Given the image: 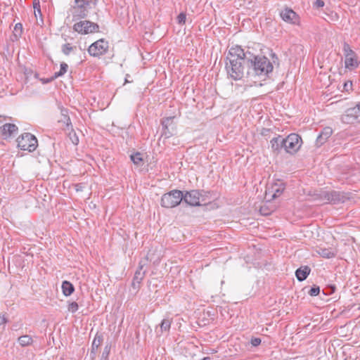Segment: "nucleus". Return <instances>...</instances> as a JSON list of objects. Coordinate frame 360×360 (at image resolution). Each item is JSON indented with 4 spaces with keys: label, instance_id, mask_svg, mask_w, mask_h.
Instances as JSON below:
<instances>
[{
    "label": "nucleus",
    "instance_id": "1",
    "mask_svg": "<svg viewBox=\"0 0 360 360\" xmlns=\"http://www.w3.org/2000/svg\"><path fill=\"white\" fill-rule=\"evenodd\" d=\"M247 51L240 46L231 47L226 56V69L228 75L234 80L240 79L244 75V66L246 65Z\"/></svg>",
    "mask_w": 360,
    "mask_h": 360
},
{
    "label": "nucleus",
    "instance_id": "2",
    "mask_svg": "<svg viewBox=\"0 0 360 360\" xmlns=\"http://www.w3.org/2000/svg\"><path fill=\"white\" fill-rule=\"evenodd\" d=\"M247 74L252 76L263 77L264 79L272 72L274 66L269 59L264 56L255 55L247 51Z\"/></svg>",
    "mask_w": 360,
    "mask_h": 360
},
{
    "label": "nucleus",
    "instance_id": "3",
    "mask_svg": "<svg viewBox=\"0 0 360 360\" xmlns=\"http://www.w3.org/2000/svg\"><path fill=\"white\" fill-rule=\"evenodd\" d=\"M97 2L98 0H75L74 5L70 8L72 21L85 18L88 15L89 11L96 7Z\"/></svg>",
    "mask_w": 360,
    "mask_h": 360
},
{
    "label": "nucleus",
    "instance_id": "4",
    "mask_svg": "<svg viewBox=\"0 0 360 360\" xmlns=\"http://www.w3.org/2000/svg\"><path fill=\"white\" fill-rule=\"evenodd\" d=\"M183 198L181 191L172 190L162 196L161 205L166 208H172L179 205Z\"/></svg>",
    "mask_w": 360,
    "mask_h": 360
},
{
    "label": "nucleus",
    "instance_id": "5",
    "mask_svg": "<svg viewBox=\"0 0 360 360\" xmlns=\"http://www.w3.org/2000/svg\"><path fill=\"white\" fill-rule=\"evenodd\" d=\"M18 147L22 150L33 152L38 146L37 138L30 133H24L16 139Z\"/></svg>",
    "mask_w": 360,
    "mask_h": 360
},
{
    "label": "nucleus",
    "instance_id": "6",
    "mask_svg": "<svg viewBox=\"0 0 360 360\" xmlns=\"http://www.w3.org/2000/svg\"><path fill=\"white\" fill-rule=\"evenodd\" d=\"M204 191L191 190L183 193V200L191 206H200V202L205 201Z\"/></svg>",
    "mask_w": 360,
    "mask_h": 360
},
{
    "label": "nucleus",
    "instance_id": "7",
    "mask_svg": "<svg viewBox=\"0 0 360 360\" xmlns=\"http://www.w3.org/2000/svg\"><path fill=\"white\" fill-rule=\"evenodd\" d=\"M302 138L297 134H290L284 138V150L286 153L293 154L301 147Z\"/></svg>",
    "mask_w": 360,
    "mask_h": 360
},
{
    "label": "nucleus",
    "instance_id": "8",
    "mask_svg": "<svg viewBox=\"0 0 360 360\" xmlns=\"http://www.w3.org/2000/svg\"><path fill=\"white\" fill-rule=\"evenodd\" d=\"M319 197L321 199L332 204L343 203L349 199V197L344 193L337 191H321Z\"/></svg>",
    "mask_w": 360,
    "mask_h": 360
},
{
    "label": "nucleus",
    "instance_id": "9",
    "mask_svg": "<svg viewBox=\"0 0 360 360\" xmlns=\"http://www.w3.org/2000/svg\"><path fill=\"white\" fill-rule=\"evenodd\" d=\"M72 29L79 34H87L98 32L99 26L98 24L89 20H79L74 24Z\"/></svg>",
    "mask_w": 360,
    "mask_h": 360
},
{
    "label": "nucleus",
    "instance_id": "10",
    "mask_svg": "<svg viewBox=\"0 0 360 360\" xmlns=\"http://www.w3.org/2000/svg\"><path fill=\"white\" fill-rule=\"evenodd\" d=\"M342 122L352 124L355 122H360V103L354 107L348 108L341 117Z\"/></svg>",
    "mask_w": 360,
    "mask_h": 360
},
{
    "label": "nucleus",
    "instance_id": "11",
    "mask_svg": "<svg viewBox=\"0 0 360 360\" xmlns=\"http://www.w3.org/2000/svg\"><path fill=\"white\" fill-rule=\"evenodd\" d=\"M108 49V42L103 39H101L90 45L88 52L91 56H100L105 54Z\"/></svg>",
    "mask_w": 360,
    "mask_h": 360
},
{
    "label": "nucleus",
    "instance_id": "12",
    "mask_svg": "<svg viewBox=\"0 0 360 360\" xmlns=\"http://www.w3.org/2000/svg\"><path fill=\"white\" fill-rule=\"evenodd\" d=\"M285 188V184L282 181L277 179L275 182L271 184V186L268 188L269 193H272V199H276L279 197Z\"/></svg>",
    "mask_w": 360,
    "mask_h": 360
},
{
    "label": "nucleus",
    "instance_id": "13",
    "mask_svg": "<svg viewBox=\"0 0 360 360\" xmlns=\"http://www.w3.org/2000/svg\"><path fill=\"white\" fill-rule=\"evenodd\" d=\"M18 131V127L11 123H6L0 126V132L4 139L11 138Z\"/></svg>",
    "mask_w": 360,
    "mask_h": 360
},
{
    "label": "nucleus",
    "instance_id": "14",
    "mask_svg": "<svg viewBox=\"0 0 360 360\" xmlns=\"http://www.w3.org/2000/svg\"><path fill=\"white\" fill-rule=\"evenodd\" d=\"M283 20L290 24H297L299 20L297 14L291 8H286L280 13Z\"/></svg>",
    "mask_w": 360,
    "mask_h": 360
},
{
    "label": "nucleus",
    "instance_id": "15",
    "mask_svg": "<svg viewBox=\"0 0 360 360\" xmlns=\"http://www.w3.org/2000/svg\"><path fill=\"white\" fill-rule=\"evenodd\" d=\"M58 108L60 111V117L58 120V122L63 124L64 130L69 131L70 129H72V123L69 116L68 110L62 105H59Z\"/></svg>",
    "mask_w": 360,
    "mask_h": 360
},
{
    "label": "nucleus",
    "instance_id": "16",
    "mask_svg": "<svg viewBox=\"0 0 360 360\" xmlns=\"http://www.w3.org/2000/svg\"><path fill=\"white\" fill-rule=\"evenodd\" d=\"M332 134H333V129L331 127H326L323 128L316 139V146H322L328 140V139L332 135Z\"/></svg>",
    "mask_w": 360,
    "mask_h": 360
},
{
    "label": "nucleus",
    "instance_id": "17",
    "mask_svg": "<svg viewBox=\"0 0 360 360\" xmlns=\"http://www.w3.org/2000/svg\"><path fill=\"white\" fill-rule=\"evenodd\" d=\"M283 142L284 138H283L281 136H278L277 137L273 138L270 141L271 147L273 151L278 153L281 149H284Z\"/></svg>",
    "mask_w": 360,
    "mask_h": 360
},
{
    "label": "nucleus",
    "instance_id": "18",
    "mask_svg": "<svg viewBox=\"0 0 360 360\" xmlns=\"http://www.w3.org/2000/svg\"><path fill=\"white\" fill-rule=\"evenodd\" d=\"M319 255H320L322 257L330 259L335 257L337 255V250L333 248H319L317 250Z\"/></svg>",
    "mask_w": 360,
    "mask_h": 360
},
{
    "label": "nucleus",
    "instance_id": "19",
    "mask_svg": "<svg viewBox=\"0 0 360 360\" xmlns=\"http://www.w3.org/2000/svg\"><path fill=\"white\" fill-rule=\"evenodd\" d=\"M311 269L308 266H301L295 271L296 278L299 281H304L310 274Z\"/></svg>",
    "mask_w": 360,
    "mask_h": 360
},
{
    "label": "nucleus",
    "instance_id": "20",
    "mask_svg": "<svg viewBox=\"0 0 360 360\" xmlns=\"http://www.w3.org/2000/svg\"><path fill=\"white\" fill-rule=\"evenodd\" d=\"M146 264L143 262V261H141L139 264L138 269L136 271L134 274V278L135 281H136L137 283H141L142 280L143 279L146 271H143V268Z\"/></svg>",
    "mask_w": 360,
    "mask_h": 360
},
{
    "label": "nucleus",
    "instance_id": "21",
    "mask_svg": "<svg viewBox=\"0 0 360 360\" xmlns=\"http://www.w3.org/2000/svg\"><path fill=\"white\" fill-rule=\"evenodd\" d=\"M345 65L346 68L351 70L357 68L359 65V62L357 60L356 55L345 58Z\"/></svg>",
    "mask_w": 360,
    "mask_h": 360
},
{
    "label": "nucleus",
    "instance_id": "22",
    "mask_svg": "<svg viewBox=\"0 0 360 360\" xmlns=\"http://www.w3.org/2000/svg\"><path fill=\"white\" fill-rule=\"evenodd\" d=\"M61 288L65 296H70L75 290L74 285L68 281H64L63 282Z\"/></svg>",
    "mask_w": 360,
    "mask_h": 360
},
{
    "label": "nucleus",
    "instance_id": "23",
    "mask_svg": "<svg viewBox=\"0 0 360 360\" xmlns=\"http://www.w3.org/2000/svg\"><path fill=\"white\" fill-rule=\"evenodd\" d=\"M103 340V335L97 333L91 345V353H95L96 352Z\"/></svg>",
    "mask_w": 360,
    "mask_h": 360
},
{
    "label": "nucleus",
    "instance_id": "24",
    "mask_svg": "<svg viewBox=\"0 0 360 360\" xmlns=\"http://www.w3.org/2000/svg\"><path fill=\"white\" fill-rule=\"evenodd\" d=\"M23 28L22 25L20 22L15 24L13 32V36L11 38L12 41H17L21 37L22 34Z\"/></svg>",
    "mask_w": 360,
    "mask_h": 360
},
{
    "label": "nucleus",
    "instance_id": "25",
    "mask_svg": "<svg viewBox=\"0 0 360 360\" xmlns=\"http://www.w3.org/2000/svg\"><path fill=\"white\" fill-rule=\"evenodd\" d=\"M174 116H171V117H164L161 120V124L163 128H167V127H176V125L174 123Z\"/></svg>",
    "mask_w": 360,
    "mask_h": 360
},
{
    "label": "nucleus",
    "instance_id": "26",
    "mask_svg": "<svg viewBox=\"0 0 360 360\" xmlns=\"http://www.w3.org/2000/svg\"><path fill=\"white\" fill-rule=\"evenodd\" d=\"M18 342L22 347L28 346L32 344V338L31 336H30L28 335H22V336L19 337Z\"/></svg>",
    "mask_w": 360,
    "mask_h": 360
},
{
    "label": "nucleus",
    "instance_id": "27",
    "mask_svg": "<svg viewBox=\"0 0 360 360\" xmlns=\"http://www.w3.org/2000/svg\"><path fill=\"white\" fill-rule=\"evenodd\" d=\"M176 127H167V128H163L162 127V136H165V139H168V138H170L171 136H172L174 134V132L176 131Z\"/></svg>",
    "mask_w": 360,
    "mask_h": 360
},
{
    "label": "nucleus",
    "instance_id": "28",
    "mask_svg": "<svg viewBox=\"0 0 360 360\" xmlns=\"http://www.w3.org/2000/svg\"><path fill=\"white\" fill-rule=\"evenodd\" d=\"M131 160L134 162V164L136 165H139L141 162L143 161L142 154L141 153H136L130 155Z\"/></svg>",
    "mask_w": 360,
    "mask_h": 360
},
{
    "label": "nucleus",
    "instance_id": "29",
    "mask_svg": "<svg viewBox=\"0 0 360 360\" xmlns=\"http://www.w3.org/2000/svg\"><path fill=\"white\" fill-rule=\"evenodd\" d=\"M171 321L169 319H164L160 323V330L162 332L169 331L171 326Z\"/></svg>",
    "mask_w": 360,
    "mask_h": 360
},
{
    "label": "nucleus",
    "instance_id": "30",
    "mask_svg": "<svg viewBox=\"0 0 360 360\" xmlns=\"http://www.w3.org/2000/svg\"><path fill=\"white\" fill-rule=\"evenodd\" d=\"M343 51H344L345 58L355 56V54H356L355 52L350 48L349 45L347 43L344 44Z\"/></svg>",
    "mask_w": 360,
    "mask_h": 360
},
{
    "label": "nucleus",
    "instance_id": "31",
    "mask_svg": "<svg viewBox=\"0 0 360 360\" xmlns=\"http://www.w3.org/2000/svg\"><path fill=\"white\" fill-rule=\"evenodd\" d=\"M110 349H111V344L107 343L103 349L101 360H108V356L110 352Z\"/></svg>",
    "mask_w": 360,
    "mask_h": 360
},
{
    "label": "nucleus",
    "instance_id": "32",
    "mask_svg": "<svg viewBox=\"0 0 360 360\" xmlns=\"http://www.w3.org/2000/svg\"><path fill=\"white\" fill-rule=\"evenodd\" d=\"M75 48V46H71L70 44H65L62 46V52L65 55L68 56L70 53V52Z\"/></svg>",
    "mask_w": 360,
    "mask_h": 360
},
{
    "label": "nucleus",
    "instance_id": "33",
    "mask_svg": "<svg viewBox=\"0 0 360 360\" xmlns=\"http://www.w3.org/2000/svg\"><path fill=\"white\" fill-rule=\"evenodd\" d=\"M335 291V286L334 285H328L322 290L323 295H330Z\"/></svg>",
    "mask_w": 360,
    "mask_h": 360
},
{
    "label": "nucleus",
    "instance_id": "34",
    "mask_svg": "<svg viewBox=\"0 0 360 360\" xmlns=\"http://www.w3.org/2000/svg\"><path fill=\"white\" fill-rule=\"evenodd\" d=\"M72 131L69 133L70 139L74 145H77L79 143V138L76 133L73 131V129H70Z\"/></svg>",
    "mask_w": 360,
    "mask_h": 360
},
{
    "label": "nucleus",
    "instance_id": "35",
    "mask_svg": "<svg viewBox=\"0 0 360 360\" xmlns=\"http://www.w3.org/2000/svg\"><path fill=\"white\" fill-rule=\"evenodd\" d=\"M320 292V288L319 286H317L316 285H314L313 287H311V288L309 290V291L308 292V294L311 296H316L319 294Z\"/></svg>",
    "mask_w": 360,
    "mask_h": 360
},
{
    "label": "nucleus",
    "instance_id": "36",
    "mask_svg": "<svg viewBox=\"0 0 360 360\" xmlns=\"http://www.w3.org/2000/svg\"><path fill=\"white\" fill-rule=\"evenodd\" d=\"M79 306L76 302H72L68 304V309L72 313H75L78 310Z\"/></svg>",
    "mask_w": 360,
    "mask_h": 360
},
{
    "label": "nucleus",
    "instance_id": "37",
    "mask_svg": "<svg viewBox=\"0 0 360 360\" xmlns=\"http://www.w3.org/2000/svg\"><path fill=\"white\" fill-rule=\"evenodd\" d=\"M68 69V65L65 63L63 62L60 63V69L58 72V75H63L65 73L67 72Z\"/></svg>",
    "mask_w": 360,
    "mask_h": 360
},
{
    "label": "nucleus",
    "instance_id": "38",
    "mask_svg": "<svg viewBox=\"0 0 360 360\" xmlns=\"http://www.w3.org/2000/svg\"><path fill=\"white\" fill-rule=\"evenodd\" d=\"M186 19V15L184 13H181L177 16V21L179 24H185Z\"/></svg>",
    "mask_w": 360,
    "mask_h": 360
},
{
    "label": "nucleus",
    "instance_id": "39",
    "mask_svg": "<svg viewBox=\"0 0 360 360\" xmlns=\"http://www.w3.org/2000/svg\"><path fill=\"white\" fill-rule=\"evenodd\" d=\"M352 89V82L351 81H347L344 83L343 90L345 91H349Z\"/></svg>",
    "mask_w": 360,
    "mask_h": 360
},
{
    "label": "nucleus",
    "instance_id": "40",
    "mask_svg": "<svg viewBox=\"0 0 360 360\" xmlns=\"http://www.w3.org/2000/svg\"><path fill=\"white\" fill-rule=\"evenodd\" d=\"M250 343L253 347H257L261 344V339L259 338H252Z\"/></svg>",
    "mask_w": 360,
    "mask_h": 360
},
{
    "label": "nucleus",
    "instance_id": "41",
    "mask_svg": "<svg viewBox=\"0 0 360 360\" xmlns=\"http://www.w3.org/2000/svg\"><path fill=\"white\" fill-rule=\"evenodd\" d=\"M314 6H316V8H322L325 5V3L323 0H316L315 2H314Z\"/></svg>",
    "mask_w": 360,
    "mask_h": 360
},
{
    "label": "nucleus",
    "instance_id": "42",
    "mask_svg": "<svg viewBox=\"0 0 360 360\" xmlns=\"http://www.w3.org/2000/svg\"><path fill=\"white\" fill-rule=\"evenodd\" d=\"M140 284L141 283H137L136 281H135L134 279H133V281H132V283H131V286L132 288L136 290L137 291L139 288H140Z\"/></svg>",
    "mask_w": 360,
    "mask_h": 360
},
{
    "label": "nucleus",
    "instance_id": "43",
    "mask_svg": "<svg viewBox=\"0 0 360 360\" xmlns=\"http://www.w3.org/2000/svg\"><path fill=\"white\" fill-rule=\"evenodd\" d=\"M75 188L77 191H82L84 186L82 184H77L75 185Z\"/></svg>",
    "mask_w": 360,
    "mask_h": 360
},
{
    "label": "nucleus",
    "instance_id": "44",
    "mask_svg": "<svg viewBox=\"0 0 360 360\" xmlns=\"http://www.w3.org/2000/svg\"><path fill=\"white\" fill-rule=\"evenodd\" d=\"M7 322V319L5 318L4 315L0 316V326L5 324Z\"/></svg>",
    "mask_w": 360,
    "mask_h": 360
},
{
    "label": "nucleus",
    "instance_id": "45",
    "mask_svg": "<svg viewBox=\"0 0 360 360\" xmlns=\"http://www.w3.org/2000/svg\"><path fill=\"white\" fill-rule=\"evenodd\" d=\"M33 5H34V8H37V7L39 8L40 7V6H39V0H34ZM38 11L40 13V9L39 8H38Z\"/></svg>",
    "mask_w": 360,
    "mask_h": 360
},
{
    "label": "nucleus",
    "instance_id": "46",
    "mask_svg": "<svg viewBox=\"0 0 360 360\" xmlns=\"http://www.w3.org/2000/svg\"><path fill=\"white\" fill-rule=\"evenodd\" d=\"M271 56L273 58V63H275L276 60H278V57L276 56V55L274 53H271Z\"/></svg>",
    "mask_w": 360,
    "mask_h": 360
},
{
    "label": "nucleus",
    "instance_id": "47",
    "mask_svg": "<svg viewBox=\"0 0 360 360\" xmlns=\"http://www.w3.org/2000/svg\"><path fill=\"white\" fill-rule=\"evenodd\" d=\"M62 75H58V72L54 73L53 78H58L59 77H61Z\"/></svg>",
    "mask_w": 360,
    "mask_h": 360
},
{
    "label": "nucleus",
    "instance_id": "48",
    "mask_svg": "<svg viewBox=\"0 0 360 360\" xmlns=\"http://www.w3.org/2000/svg\"><path fill=\"white\" fill-rule=\"evenodd\" d=\"M0 144H4V142H0Z\"/></svg>",
    "mask_w": 360,
    "mask_h": 360
}]
</instances>
